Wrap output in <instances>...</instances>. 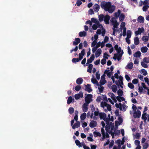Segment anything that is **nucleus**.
Here are the masks:
<instances>
[{
	"label": "nucleus",
	"instance_id": "obj_34",
	"mask_svg": "<svg viewBox=\"0 0 149 149\" xmlns=\"http://www.w3.org/2000/svg\"><path fill=\"white\" fill-rule=\"evenodd\" d=\"M144 76L146 75L147 74V72L146 70L144 69H142L139 71Z\"/></svg>",
	"mask_w": 149,
	"mask_h": 149
},
{
	"label": "nucleus",
	"instance_id": "obj_6",
	"mask_svg": "<svg viewBox=\"0 0 149 149\" xmlns=\"http://www.w3.org/2000/svg\"><path fill=\"white\" fill-rule=\"evenodd\" d=\"M106 115L104 113H100L99 118L101 119H103L106 122V125L105 129L106 131H108V129L109 128V119L108 118H106Z\"/></svg>",
	"mask_w": 149,
	"mask_h": 149
},
{
	"label": "nucleus",
	"instance_id": "obj_29",
	"mask_svg": "<svg viewBox=\"0 0 149 149\" xmlns=\"http://www.w3.org/2000/svg\"><path fill=\"white\" fill-rule=\"evenodd\" d=\"M80 39L78 38H75V41L73 42L74 45H77L80 42Z\"/></svg>",
	"mask_w": 149,
	"mask_h": 149
},
{
	"label": "nucleus",
	"instance_id": "obj_24",
	"mask_svg": "<svg viewBox=\"0 0 149 149\" xmlns=\"http://www.w3.org/2000/svg\"><path fill=\"white\" fill-rule=\"evenodd\" d=\"M97 125V123L96 121L94 120H92L90 123V127L92 128L95 127Z\"/></svg>",
	"mask_w": 149,
	"mask_h": 149
},
{
	"label": "nucleus",
	"instance_id": "obj_21",
	"mask_svg": "<svg viewBox=\"0 0 149 149\" xmlns=\"http://www.w3.org/2000/svg\"><path fill=\"white\" fill-rule=\"evenodd\" d=\"M85 49H83L82 51L81 52V53H79V61L81 60V59L83 58V56L85 54Z\"/></svg>",
	"mask_w": 149,
	"mask_h": 149
},
{
	"label": "nucleus",
	"instance_id": "obj_39",
	"mask_svg": "<svg viewBox=\"0 0 149 149\" xmlns=\"http://www.w3.org/2000/svg\"><path fill=\"white\" fill-rule=\"evenodd\" d=\"M133 63L132 62H130L128 64L126 67L128 69H132L133 68Z\"/></svg>",
	"mask_w": 149,
	"mask_h": 149
},
{
	"label": "nucleus",
	"instance_id": "obj_14",
	"mask_svg": "<svg viewBox=\"0 0 149 149\" xmlns=\"http://www.w3.org/2000/svg\"><path fill=\"white\" fill-rule=\"evenodd\" d=\"M112 72L110 71V68H108L104 72V74H106L107 76L109 78L111 77V76L112 74Z\"/></svg>",
	"mask_w": 149,
	"mask_h": 149
},
{
	"label": "nucleus",
	"instance_id": "obj_17",
	"mask_svg": "<svg viewBox=\"0 0 149 149\" xmlns=\"http://www.w3.org/2000/svg\"><path fill=\"white\" fill-rule=\"evenodd\" d=\"M95 58V56L94 54H92L91 55L90 58L89 59H88L87 60V62L86 65H87L88 64L91 63L94 60Z\"/></svg>",
	"mask_w": 149,
	"mask_h": 149
},
{
	"label": "nucleus",
	"instance_id": "obj_45",
	"mask_svg": "<svg viewBox=\"0 0 149 149\" xmlns=\"http://www.w3.org/2000/svg\"><path fill=\"white\" fill-rule=\"evenodd\" d=\"M117 93L118 95V96H121L123 93V91L121 89L119 90L118 91Z\"/></svg>",
	"mask_w": 149,
	"mask_h": 149
},
{
	"label": "nucleus",
	"instance_id": "obj_44",
	"mask_svg": "<svg viewBox=\"0 0 149 149\" xmlns=\"http://www.w3.org/2000/svg\"><path fill=\"white\" fill-rule=\"evenodd\" d=\"M133 135L134 136V138L136 139H139L140 137V134L139 133H137L135 134H134Z\"/></svg>",
	"mask_w": 149,
	"mask_h": 149
},
{
	"label": "nucleus",
	"instance_id": "obj_38",
	"mask_svg": "<svg viewBox=\"0 0 149 149\" xmlns=\"http://www.w3.org/2000/svg\"><path fill=\"white\" fill-rule=\"evenodd\" d=\"M134 43L136 45H137L139 43V38L137 37H136L134 38Z\"/></svg>",
	"mask_w": 149,
	"mask_h": 149
},
{
	"label": "nucleus",
	"instance_id": "obj_11",
	"mask_svg": "<svg viewBox=\"0 0 149 149\" xmlns=\"http://www.w3.org/2000/svg\"><path fill=\"white\" fill-rule=\"evenodd\" d=\"M85 98L86 103L89 104L92 101V95L91 94L86 95Z\"/></svg>",
	"mask_w": 149,
	"mask_h": 149
},
{
	"label": "nucleus",
	"instance_id": "obj_2",
	"mask_svg": "<svg viewBox=\"0 0 149 149\" xmlns=\"http://www.w3.org/2000/svg\"><path fill=\"white\" fill-rule=\"evenodd\" d=\"M101 6L105 10L108 11L109 13H112L115 9V7L111 5L110 2L102 3Z\"/></svg>",
	"mask_w": 149,
	"mask_h": 149
},
{
	"label": "nucleus",
	"instance_id": "obj_33",
	"mask_svg": "<svg viewBox=\"0 0 149 149\" xmlns=\"http://www.w3.org/2000/svg\"><path fill=\"white\" fill-rule=\"evenodd\" d=\"M116 99L117 100L118 102H121L122 101H125V98L121 96H117L116 97Z\"/></svg>",
	"mask_w": 149,
	"mask_h": 149
},
{
	"label": "nucleus",
	"instance_id": "obj_16",
	"mask_svg": "<svg viewBox=\"0 0 149 149\" xmlns=\"http://www.w3.org/2000/svg\"><path fill=\"white\" fill-rule=\"evenodd\" d=\"M134 112V116L135 118L137 117L139 118L140 117L141 115V113L138 110L135 111Z\"/></svg>",
	"mask_w": 149,
	"mask_h": 149
},
{
	"label": "nucleus",
	"instance_id": "obj_63",
	"mask_svg": "<svg viewBox=\"0 0 149 149\" xmlns=\"http://www.w3.org/2000/svg\"><path fill=\"white\" fill-rule=\"evenodd\" d=\"M96 24H93L92 26V28L94 30H96L97 27H99Z\"/></svg>",
	"mask_w": 149,
	"mask_h": 149
},
{
	"label": "nucleus",
	"instance_id": "obj_7",
	"mask_svg": "<svg viewBox=\"0 0 149 149\" xmlns=\"http://www.w3.org/2000/svg\"><path fill=\"white\" fill-rule=\"evenodd\" d=\"M100 105L105 112H107V110L109 111H110L111 110V106L105 102H102L101 103Z\"/></svg>",
	"mask_w": 149,
	"mask_h": 149
},
{
	"label": "nucleus",
	"instance_id": "obj_15",
	"mask_svg": "<svg viewBox=\"0 0 149 149\" xmlns=\"http://www.w3.org/2000/svg\"><path fill=\"white\" fill-rule=\"evenodd\" d=\"M83 93L82 92H80L79 93L76 94L74 95V97L76 100H78L80 98L83 97Z\"/></svg>",
	"mask_w": 149,
	"mask_h": 149
},
{
	"label": "nucleus",
	"instance_id": "obj_3",
	"mask_svg": "<svg viewBox=\"0 0 149 149\" xmlns=\"http://www.w3.org/2000/svg\"><path fill=\"white\" fill-rule=\"evenodd\" d=\"M115 49L117 51V54H115L113 57V58L116 60V59L118 61L121 59L123 53V51L121 49L120 47H119L117 45H116L114 46Z\"/></svg>",
	"mask_w": 149,
	"mask_h": 149
},
{
	"label": "nucleus",
	"instance_id": "obj_59",
	"mask_svg": "<svg viewBox=\"0 0 149 149\" xmlns=\"http://www.w3.org/2000/svg\"><path fill=\"white\" fill-rule=\"evenodd\" d=\"M100 74L99 72H97L96 73V78L98 80H99L100 78Z\"/></svg>",
	"mask_w": 149,
	"mask_h": 149
},
{
	"label": "nucleus",
	"instance_id": "obj_35",
	"mask_svg": "<svg viewBox=\"0 0 149 149\" xmlns=\"http://www.w3.org/2000/svg\"><path fill=\"white\" fill-rule=\"evenodd\" d=\"M83 79L82 78H79L77 79L76 81V83L78 84H81L83 82Z\"/></svg>",
	"mask_w": 149,
	"mask_h": 149
},
{
	"label": "nucleus",
	"instance_id": "obj_31",
	"mask_svg": "<svg viewBox=\"0 0 149 149\" xmlns=\"http://www.w3.org/2000/svg\"><path fill=\"white\" fill-rule=\"evenodd\" d=\"M148 48L146 47H143L141 48V51L142 52L145 53L147 52Z\"/></svg>",
	"mask_w": 149,
	"mask_h": 149
},
{
	"label": "nucleus",
	"instance_id": "obj_19",
	"mask_svg": "<svg viewBox=\"0 0 149 149\" xmlns=\"http://www.w3.org/2000/svg\"><path fill=\"white\" fill-rule=\"evenodd\" d=\"M85 90L90 93L92 91V89L91 88V85L89 84H87L85 85Z\"/></svg>",
	"mask_w": 149,
	"mask_h": 149
},
{
	"label": "nucleus",
	"instance_id": "obj_46",
	"mask_svg": "<svg viewBox=\"0 0 149 149\" xmlns=\"http://www.w3.org/2000/svg\"><path fill=\"white\" fill-rule=\"evenodd\" d=\"M132 32L130 30H128L127 32V38H130L131 36Z\"/></svg>",
	"mask_w": 149,
	"mask_h": 149
},
{
	"label": "nucleus",
	"instance_id": "obj_37",
	"mask_svg": "<svg viewBox=\"0 0 149 149\" xmlns=\"http://www.w3.org/2000/svg\"><path fill=\"white\" fill-rule=\"evenodd\" d=\"M86 33L83 31L82 32H80L79 33V35L80 37H85L86 36Z\"/></svg>",
	"mask_w": 149,
	"mask_h": 149
},
{
	"label": "nucleus",
	"instance_id": "obj_26",
	"mask_svg": "<svg viewBox=\"0 0 149 149\" xmlns=\"http://www.w3.org/2000/svg\"><path fill=\"white\" fill-rule=\"evenodd\" d=\"M101 124L102 126L103 127H102L101 129V133L102 135V136L104 135H105V133H104V130L103 128H104L105 126V123L104 122L102 121L101 122Z\"/></svg>",
	"mask_w": 149,
	"mask_h": 149
},
{
	"label": "nucleus",
	"instance_id": "obj_27",
	"mask_svg": "<svg viewBox=\"0 0 149 149\" xmlns=\"http://www.w3.org/2000/svg\"><path fill=\"white\" fill-rule=\"evenodd\" d=\"M104 21L105 23L107 24L109 23V21L110 19V17L108 15H107L104 17Z\"/></svg>",
	"mask_w": 149,
	"mask_h": 149
},
{
	"label": "nucleus",
	"instance_id": "obj_9",
	"mask_svg": "<svg viewBox=\"0 0 149 149\" xmlns=\"http://www.w3.org/2000/svg\"><path fill=\"white\" fill-rule=\"evenodd\" d=\"M127 102L126 101H125L123 105H122L120 103H119V104L116 103L115 104V106L117 108H119L120 110L125 111L126 110L127 108V106L125 104H126Z\"/></svg>",
	"mask_w": 149,
	"mask_h": 149
},
{
	"label": "nucleus",
	"instance_id": "obj_8",
	"mask_svg": "<svg viewBox=\"0 0 149 149\" xmlns=\"http://www.w3.org/2000/svg\"><path fill=\"white\" fill-rule=\"evenodd\" d=\"M110 21L113 26V35H114L116 31L115 28H118L119 23L114 18H112Z\"/></svg>",
	"mask_w": 149,
	"mask_h": 149
},
{
	"label": "nucleus",
	"instance_id": "obj_60",
	"mask_svg": "<svg viewBox=\"0 0 149 149\" xmlns=\"http://www.w3.org/2000/svg\"><path fill=\"white\" fill-rule=\"evenodd\" d=\"M79 61V60L78 58H74L72 60V61L73 62L76 63V62H78Z\"/></svg>",
	"mask_w": 149,
	"mask_h": 149
},
{
	"label": "nucleus",
	"instance_id": "obj_58",
	"mask_svg": "<svg viewBox=\"0 0 149 149\" xmlns=\"http://www.w3.org/2000/svg\"><path fill=\"white\" fill-rule=\"evenodd\" d=\"M68 110L69 113L70 114H72L73 113L74 111V108L72 107L70 108Z\"/></svg>",
	"mask_w": 149,
	"mask_h": 149
},
{
	"label": "nucleus",
	"instance_id": "obj_43",
	"mask_svg": "<svg viewBox=\"0 0 149 149\" xmlns=\"http://www.w3.org/2000/svg\"><path fill=\"white\" fill-rule=\"evenodd\" d=\"M98 89L100 93H102L103 90V87L101 85H98Z\"/></svg>",
	"mask_w": 149,
	"mask_h": 149
},
{
	"label": "nucleus",
	"instance_id": "obj_28",
	"mask_svg": "<svg viewBox=\"0 0 149 149\" xmlns=\"http://www.w3.org/2000/svg\"><path fill=\"white\" fill-rule=\"evenodd\" d=\"M80 122L79 121H77V122L74 123V125L72 126V129H74L76 128H77L79 127Z\"/></svg>",
	"mask_w": 149,
	"mask_h": 149
},
{
	"label": "nucleus",
	"instance_id": "obj_22",
	"mask_svg": "<svg viewBox=\"0 0 149 149\" xmlns=\"http://www.w3.org/2000/svg\"><path fill=\"white\" fill-rule=\"evenodd\" d=\"M144 31V29L143 28H139L138 31H136L135 32L136 35H137L139 34H140L141 33L143 32Z\"/></svg>",
	"mask_w": 149,
	"mask_h": 149
},
{
	"label": "nucleus",
	"instance_id": "obj_12",
	"mask_svg": "<svg viewBox=\"0 0 149 149\" xmlns=\"http://www.w3.org/2000/svg\"><path fill=\"white\" fill-rule=\"evenodd\" d=\"M119 80L118 82L116 81L115 83L117 85L120 86L121 88H123L122 85L123 84V83L122 81L123 79V77L121 76H119Z\"/></svg>",
	"mask_w": 149,
	"mask_h": 149
},
{
	"label": "nucleus",
	"instance_id": "obj_42",
	"mask_svg": "<svg viewBox=\"0 0 149 149\" xmlns=\"http://www.w3.org/2000/svg\"><path fill=\"white\" fill-rule=\"evenodd\" d=\"M141 53L139 51L136 52L134 55V56L136 57H139L141 55Z\"/></svg>",
	"mask_w": 149,
	"mask_h": 149
},
{
	"label": "nucleus",
	"instance_id": "obj_18",
	"mask_svg": "<svg viewBox=\"0 0 149 149\" xmlns=\"http://www.w3.org/2000/svg\"><path fill=\"white\" fill-rule=\"evenodd\" d=\"M108 95L116 103L117 102V100L115 95L112 93H108Z\"/></svg>",
	"mask_w": 149,
	"mask_h": 149
},
{
	"label": "nucleus",
	"instance_id": "obj_49",
	"mask_svg": "<svg viewBox=\"0 0 149 149\" xmlns=\"http://www.w3.org/2000/svg\"><path fill=\"white\" fill-rule=\"evenodd\" d=\"M143 62L146 63H149V58L147 57H145L143 59Z\"/></svg>",
	"mask_w": 149,
	"mask_h": 149
},
{
	"label": "nucleus",
	"instance_id": "obj_36",
	"mask_svg": "<svg viewBox=\"0 0 149 149\" xmlns=\"http://www.w3.org/2000/svg\"><path fill=\"white\" fill-rule=\"evenodd\" d=\"M111 89L113 92H116L117 91V87L115 85H113L111 86Z\"/></svg>",
	"mask_w": 149,
	"mask_h": 149
},
{
	"label": "nucleus",
	"instance_id": "obj_4",
	"mask_svg": "<svg viewBox=\"0 0 149 149\" xmlns=\"http://www.w3.org/2000/svg\"><path fill=\"white\" fill-rule=\"evenodd\" d=\"M114 17L113 18H114L116 20V19L119 18V21L120 22L123 21L125 18L124 14L120 10H118L117 12L114 13Z\"/></svg>",
	"mask_w": 149,
	"mask_h": 149
},
{
	"label": "nucleus",
	"instance_id": "obj_64",
	"mask_svg": "<svg viewBox=\"0 0 149 149\" xmlns=\"http://www.w3.org/2000/svg\"><path fill=\"white\" fill-rule=\"evenodd\" d=\"M106 60L105 59V58H103L101 61V63L102 65H104L106 63Z\"/></svg>",
	"mask_w": 149,
	"mask_h": 149
},
{
	"label": "nucleus",
	"instance_id": "obj_32",
	"mask_svg": "<svg viewBox=\"0 0 149 149\" xmlns=\"http://www.w3.org/2000/svg\"><path fill=\"white\" fill-rule=\"evenodd\" d=\"M93 9L96 12H98L100 8V6L98 5L95 4L93 6Z\"/></svg>",
	"mask_w": 149,
	"mask_h": 149
},
{
	"label": "nucleus",
	"instance_id": "obj_57",
	"mask_svg": "<svg viewBox=\"0 0 149 149\" xmlns=\"http://www.w3.org/2000/svg\"><path fill=\"white\" fill-rule=\"evenodd\" d=\"M140 141L138 140H136L134 141V144L137 146H140Z\"/></svg>",
	"mask_w": 149,
	"mask_h": 149
},
{
	"label": "nucleus",
	"instance_id": "obj_48",
	"mask_svg": "<svg viewBox=\"0 0 149 149\" xmlns=\"http://www.w3.org/2000/svg\"><path fill=\"white\" fill-rule=\"evenodd\" d=\"M146 115V113H144L142 115V118L144 121H146L147 120Z\"/></svg>",
	"mask_w": 149,
	"mask_h": 149
},
{
	"label": "nucleus",
	"instance_id": "obj_51",
	"mask_svg": "<svg viewBox=\"0 0 149 149\" xmlns=\"http://www.w3.org/2000/svg\"><path fill=\"white\" fill-rule=\"evenodd\" d=\"M75 143L76 145L78 146L79 147H81V143L78 140H75Z\"/></svg>",
	"mask_w": 149,
	"mask_h": 149
},
{
	"label": "nucleus",
	"instance_id": "obj_13",
	"mask_svg": "<svg viewBox=\"0 0 149 149\" xmlns=\"http://www.w3.org/2000/svg\"><path fill=\"white\" fill-rule=\"evenodd\" d=\"M91 21L92 22V23L93 22L95 23V24H97V25L98 26V27L99 28L102 27V26L99 24V21L97 19L94 18H92L91 19Z\"/></svg>",
	"mask_w": 149,
	"mask_h": 149
},
{
	"label": "nucleus",
	"instance_id": "obj_53",
	"mask_svg": "<svg viewBox=\"0 0 149 149\" xmlns=\"http://www.w3.org/2000/svg\"><path fill=\"white\" fill-rule=\"evenodd\" d=\"M145 63L143 61L141 62V66L144 68H147L148 67V65L147 64Z\"/></svg>",
	"mask_w": 149,
	"mask_h": 149
},
{
	"label": "nucleus",
	"instance_id": "obj_1",
	"mask_svg": "<svg viewBox=\"0 0 149 149\" xmlns=\"http://www.w3.org/2000/svg\"><path fill=\"white\" fill-rule=\"evenodd\" d=\"M108 118H106L109 119V122L108 124L109 128L108 129V131H107L111 135L113 134L115 132V130L117 128L118 126L120 125L123 122V119L122 118L119 116L118 118V120L115 122V125H114L113 123L112 122L114 120V119L113 116L111 117L110 114L108 115Z\"/></svg>",
	"mask_w": 149,
	"mask_h": 149
},
{
	"label": "nucleus",
	"instance_id": "obj_10",
	"mask_svg": "<svg viewBox=\"0 0 149 149\" xmlns=\"http://www.w3.org/2000/svg\"><path fill=\"white\" fill-rule=\"evenodd\" d=\"M100 113L98 111H95L94 112V115L93 113H92L91 115V118L94 120H97L99 118Z\"/></svg>",
	"mask_w": 149,
	"mask_h": 149
},
{
	"label": "nucleus",
	"instance_id": "obj_62",
	"mask_svg": "<svg viewBox=\"0 0 149 149\" xmlns=\"http://www.w3.org/2000/svg\"><path fill=\"white\" fill-rule=\"evenodd\" d=\"M81 87L80 86L77 85L75 88V90L77 91H79Z\"/></svg>",
	"mask_w": 149,
	"mask_h": 149
},
{
	"label": "nucleus",
	"instance_id": "obj_30",
	"mask_svg": "<svg viewBox=\"0 0 149 149\" xmlns=\"http://www.w3.org/2000/svg\"><path fill=\"white\" fill-rule=\"evenodd\" d=\"M137 20L140 23H143L144 22V18L142 16H140L138 17Z\"/></svg>",
	"mask_w": 149,
	"mask_h": 149
},
{
	"label": "nucleus",
	"instance_id": "obj_41",
	"mask_svg": "<svg viewBox=\"0 0 149 149\" xmlns=\"http://www.w3.org/2000/svg\"><path fill=\"white\" fill-rule=\"evenodd\" d=\"M148 39V37L147 36H144L142 38V40L145 42L147 41Z\"/></svg>",
	"mask_w": 149,
	"mask_h": 149
},
{
	"label": "nucleus",
	"instance_id": "obj_54",
	"mask_svg": "<svg viewBox=\"0 0 149 149\" xmlns=\"http://www.w3.org/2000/svg\"><path fill=\"white\" fill-rule=\"evenodd\" d=\"M109 56V55L107 54L106 53H104L103 55V58H105V59H107L108 58V57Z\"/></svg>",
	"mask_w": 149,
	"mask_h": 149
},
{
	"label": "nucleus",
	"instance_id": "obj_25",
	"mask_svg": "<svg viewBox=\"0 0 149 149\" xmlns=\"http://www.w3.org/2000/svg\"><path fill=\"white\" fill-rule=\"evenodd\" d=\"M102 52V50L101 49H97L95 53V56L96 58H97L99 57L100 55L101 54Z\"/></svg>",
	"mask_w": 149,
	"mask_h": 149
},
{
	"label": "nucleus",
	"instance_id": "obj_61",
	"mask_svg": "<svg viewBox=\"0 0 149 149\" xmlns=\"http://www.w3.org/2000/svg\"><path fill=\"white\" fill-rule=\"evenodd\" d=\"M97 42V41H96L95 40H93L91 43V47H94L96 45Z\"/></svg>",
	"mask_w": 149,
	"mask_h": 149
},
{
	"label": "nucleus",
	"instance_id": "obj_40",
	"mask_svg": "<svg viewBox=\"0 0 149 149\" xmlns=\"http://www.w3.org/2000/svg\"><path fill=\"white\" fill-rule=\"evenodd\" d=\"M86 113H84L81 114L80 116V118L82 120H84L86 118Z\"/></svg>",
	"mask_w": 149,
	"mask_h": 149
},
{
	"label": "nucleus",
	"instance_id": "obj_52",
	"mask_svg": "<svg viewBox=\"0 0 149 149\" xmlns=\"http://www.w3.org/2000/svg\"><path fill=\"white\" fill-rule=\"evenodd\" d=\"M74 99H73L72 97L71 96L69 97L67 100V103L69 104H70L71 102Z\"/></svg>",
	"mask_w": 149,
	"mask_h": 149
},
{
	"label": "nucleus",
	"instance_id": "obj_56",
	"mask_svg": "<svg viewBox=\"0 0 149 149\" xmlns=\"http://www.w3.org/2000/svg\"><path fill=\"white\" fill-rule=\"evenodd\" d=\"M104 16L103 15H100L99 16V20L101 22L102 21L104 18Z\"/></svg>",
	"mask_w": 149,
	"mask_h": 149
},
{
	"label": "nucleus",
	"instance_id": "obj_50",
	"mask_svg": "<svg viewBox=\"0 0 149 149\" xmlns=\"http://www.w3.org/2000/svg\"><path fill=\"white\" fill-rule=\"evenodd\" d=\"M149 8V6L148 5H144L143 8V10L144 11H146Z\"/></svg>",
	"mask_w": 149,
	"mask_h": 149
},
{
	"label": "nucleus",
	"instance_id": "obj_47",
	"mask_svg": "<svg viewBox=\"0 0 149 149\" xmlns=\"http://www.w3.org/2000/svg\"><path fill=\"white\" fill-rule=\"evenodd\" d=\"M94 135L95 137H96L97 136H101V134L99 132H94Z\"/></svg>",
	"mask_w": 149,
	"mask_h": 149
},
{
	"label": "nucleus",
	"instance_id": "obj_23",
	"mask_svg": "<svg viewBox=\"0 0 149 149\" xmlns=\"http://www.w3.org/2000/svg\"><path fill=\"white\" fill-rule=\"evenodd\" d=\"M89 104L85 103H84L82 107V109L84 112H86L88 109V106Z\"/></svg>",
	"mask_w": 149,
	"mask_h": 149
},
{
	"label": "nucleus",
	"instance_id": "obj_20",
	"mask_svg": "<svg viewBox=\"0 0 149 149\" xmlns=\"http://www.w3.org/2000/svg\"><path fill=\"white\" fill-rule=\"evenodd\" d=\"M105 75L104 74L101 77V79L100 81V83L102 85L106 83V81L105 79Z\"/></svg>",
	"mask_w": 149,
	"mask_h": 149
},
{
	"label": "nucleus",
	"instance_id": "obj_5",
	"mask_svg": "<svg viewBox=\"0 0 149 149\" xmlns=\"http://www.w3.org/2000/svg\"><path fill=\"white\" fill-rule=\"evenodd\" d=\"M145 90L147 91V94L149 95V88L146 86V84L144 83H141V86H139L138 91L140 94H144L146 91Z\"/></svg>",
	"mask_w": 149,
	"mask_h": 149
},
{
	"label": "nucleus",
	"instance_id": "obj_55",
	"mask_svg": "<svg viewBox=\"0 0 149 149\" xmlns=\"http://www.w3.org/2000/svg\"><path fill=\"white\" fill-rule=\"evenodd\" d=\"M128 86L131 89H132L134 88L133 84L131 83H129L128 84Z\"/></svg>",
	"mask_w": 149,
	"mask_h": 149
}]
</instances>
